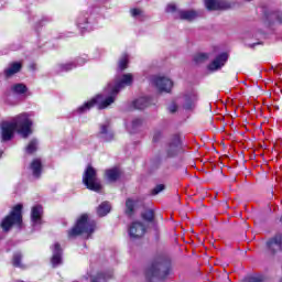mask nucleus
<instances>
[{"label":"nucleus","mask_w":282,"mask_h":282,"mask_svg":"<svg viewBox=\"0 0 282 282\" xmlns=\"http://www.w3.org/2000/svg\"><path fill=\"white\" fill-rule=\"evenodd\" d=\"M268 250L271 254L280 252L282 250V235H278L267 242Z\"/></svg>","instance_id":"nucleus-9"},{"label":"nucleus","mask_w":282,"mask_h":282,"mask_svg":"<svg viewBox=\"0 0 282 282\" xmlns=\"http://www.w3.org/2000/svg\"><path fill=\"white\" fill-rule=\"evenodd\" d=\"M83 183L89 191H95V193H99L102 188L100 181H98V177L96 176V170L91 167V165H88L86 169Z\"/></svg>","instance_id":"nucleus-5"},{"label":"nucleus","mask_w":282,"mask_h":282,"mask_svg":"<svg viewBox=\"0 0 282 282\" xmlns=\"http://www.w3.org/2000/svg\"><path fill=\"white\" fill-rule=\"evenodd\" d=\"M94 230H96V223L89 220V215L83 214L78 218L75 227L68 231V237H78V235H83L86 238H89Z\"/></svg>","instance_id":"nucleus-3"},{"label":"nucleus","mask_w":282,"mask_h":282,"mask_svg":"<svg viewBox=\"0 0 282 282\" xmlns=\"http://www.w3.org/2000/svg\"><path fill=\"white\" fill-rule=\"evenodd\" d=\"M226 61H228V54L223 53L208 65V69L210 72H217V69H221L226 65Z\"/></svg>","instance_id":"nucleus-11"},{"label":"nucleus","mask_w":282,"mask_h":282,"mask_svg":"<svg viewBox=\"0 0 282 282\" xmlns=\"http://www.w3.org/2000/svg\"><path fill=\"white\" fill-rule=\"evenodd\" d=\"M134 206H135V203L132 199H128L126 202V213H127V215H133Z\"/></svg>","instance_id":"nucleus-26"},{"label":"nucleus","mask_w":282,"mask_h":282,"mask_svg":"<svg viewBox=\"0 0 282 282\" xmlns=\"http://www.w3.org/2000/svg\"><path fill=\"white\" fill-rule=\"evenodd\" d=\"M208 58H210V55L207 53H197L194 55V62H196L197 64L206 63Z\"/></svg>","instance_id":"nucleus-23"},{"label":"nucleus","mask_w":282,"mask_h":282,"mask_svg":"<svg viewBox=\"0 0 282 282\" xmlns=\"http://www.w3.org/2000/svg\"><path fill=\"white\" fill-rule=\"evenodd\" d=\"M162 270H164V264L160 262H153L148 269H147V276H160V279H164L165 274H162Z\"/></svg>","instance_id":"nucleus-10"},{"label":"nucleus","mask_w":282,"mask_h":282,"mask_svg":"<svg viewBox=\"0 0 282 282\" xmlns=\"http://www.w3.org/2000/svg\"><path fill=\"white\" fill-rule=\"evenodd\" d=\"M169 109H170L171 113H175L177 111V105L172 104Z\"/></svg>","instance_id":"nucleus-35"},{"label":"nucleus","mask_w":282,"mask_h":282,"mask_svg":"<svg viewBox=\"0 0 282 282\" xmlns=\"http://www.w3.org/2000/svg\"><path fill=\"white\" fill-rule=\"evenodd\" d=\"M14 131H18L22 138H28L32 133V120H30L28 113L18 115L12 122H3L1 124L3 142L12 140Z\"/></svg>","instance_id":"nucleus-2"},{"label":"nucleus","mask_w":282,"mask_h":282,"mask_svg":"<svg viewBox=\"0 0 282 282\" xmlns=\"http://www.w3.org/2000/svg\"><path fill=\"white\" fill-rule=\"evenodd\" d=\"M180 151V138H175L173 140V142H171L169 144V148H167V155L170 158H173V155H175L177 152Z\"/></svg>","instance_id":"nucleus-13"},{"label":"nucleus","mask_w":282,"mask_h":282,"mask_svg":"<svg viewBox=\"0 0 282 282\" xmlns=\"http://www.w3.org/2000/svg\"><path fill=\"white\" fill-rule=\"evenodd\" d=\"M41 215H43V207L35 206L32 208L31 217L34 224H39V221H41Z\"/></svg>","instance_id":"nucleus-18"},{"label":"nucleus","mask_w":282,"mask_h":282,"mask_svg":"<svg viewBox=\"0 0 282 282\" xmlns=\"http://www.w3.org/2000/svg\"><path fill=\"white\" fill-rule=\"evenodd\" d=\"M130 12L132 17H140V14H142V10L140 9H131Z\"/></svg>","instance_id":"nucleus-32"},{"label":"nucleus","mask_w":282,"mask_h":282,"mask_svg":"<svg viewBox=\"0 0 282 282\" xmlns=\"http://www.w3.org/2000/svg\"><path fill=\"white\" fill-rule=\"evenodd\" d=\"M129 235L132 239H140L147 235V225L141 221H133L129 228Z\"/></svg>","instance_id":"nucleus-6"},{"label":"nucleus","mask_w":282,"mask_h":282,"mask_svg":"<svg viewBox=\"0 0 282 282\" xmlns=\"http://www.w3.org/2000/svg\"><path fill=\"white\" fill-rule=\"evenodd\" d=\"M178 17L183 21H195V19H197L199 14L197 13V11L189 10V11H180Z\"/></svg>","instance_id":"nucleus-12"},{"label":"nucleus","mask_w":282,"mask_h":282,"mask_svg":"<svg viewBox=\"0 0 282 282\" xmlns=\"http://www.w3.org/2000/svg\"><path fill=\"white\" fill-rule=\"evenodd\" d=\"M12 90L15 94H25L28 91V87L23 84H17L12 87Z\"/></svg>","instance_id":"nucleus-24"},{"label":"nucleus","mask_w":282,"mask_h":282,"mask_svg":"<svg viewBox=\"0 0 282 282\" xmlns=\"http://www.w3.org/2000/svg\"><path fill=\"white\" fill-rule=\"evenodd\" d=\"M110 212H111V205H109V203L105 202L99 205V207L97 209V215H99V217H105V215H107Z\"/></svg>","instance_id":"nucleus-19"},{"label":"nucleus","mask_w":282,"mask_h":282,"mask_svg":"<svg viewBox=\"0 0 282 282\" xmlns=\"http://www.w3.org/2000/svg\"><path fill=\"white\" fill-rule=\"evenodd\" d=\"M34 151H36V141L33 140L26 147V153L32 154V153H34Z\"/></svg>","instance_id":"nucleus-29"},{"label":"nucleus","mask_w":282,"mask_h":282,"mask_svg":"<svg viewBox=\"0 0 282 282\" xmlns=\"http://www.w3.org/2000/svg\"><path fill=\"white\" fill-rule=\"evenodd\" d=\"M153 85H155L159 91H171V89H173V82L166 77H155Z\"/></svg>","instance_id":"nucleus-7"},{"label":"nucleus","mask_w":282,"mask_h":282,"mask_svg":"<svg viewBox=\"0 0 282 282\" xmlns=\"http://www.w3.org/2000/svg\"><path fill=\"white\" fill-rule=\"evenodd\" d=\"M13 265H15V268H21V253H15L13 256Z\"/></svg>","instance_id":"nucleus-30"},{"label":"nucleus","mask_w":282,"mask_h":282,"mask_svg":"<svg viewBox=\"0 0 282 282\" xmlns=\"http://www.w3.org/2000/svg\"><path fill=\"white\" fill-rule=\"evenodd\" d=\"M133 107L134 109H147V107H149V99H147L145 97L137 99L135 101H133Z\"/></svg>","instance_id":"nucleus-21"},{"label":"nucleus","mask_w":282,"mask_h":282,"mask_svg":"<svg viewBox=\"0 0 282 282\" xmlns=\"http://www.w3.org/2000/svg\"><path fill=\"white\" fill-rule=\"evenodd\" d=\"M175 10H177V7L173 3L169 4L166 8V12H175Z\"/></svg>","instance_id":"nucleus-33"},{"label":"nucleus","mask_w":282,"mask_h":282,"mask_svg":"<svg viewBox=\"0 0 282 282\" xmlns=\"http://www.w3.org/2000/svg\"><path fill=\"white\" fill-rule=\"evenodd\" d=\"M248 282H263V278L261 276L250 278Z\"/></svg>","instance_id":"nucleus-34"},{"label":"nucleus","mask_w":282,"mask_h":282,"mask_svg":"<svg viewBox=\"0 0 282 282\" xmlns=\"http://www.w3.org/2000/svg\"><path fill=\"white\" fill-rule=\"evenodd\" d=\"M133 85V75L132 74H124L115 79L113 84H109L107 88V93L110 94L108 97H102V95H98L97 97L93 98L84 106L78 108L79 113H85V111H89L91 107L98 105V109H107L109 105H113L116 102V96L121 89L124 87H130Z\"/></svg>","instance_id":"nucleus-1"},{"label":"nucleus","mask_w":282,"mask_h":282,"mask_svg":"<svg viewBox=\"0 0 282 282\" xmlns=\"http://www.w3.org/2000/svg\"><path fill=\"white\" fill-rule=\"evenodd\" d=\"M21 210H23V205H15L10 215L2 219L0 228H2L4 232H8L12 226H21L23 223V215L21 214Z\"/></svg>","instance_id":"nucleus-4"},{"label":"nucleus","mask_w":282,"mask_h":282,"mask_svg":"<svg viewBox=\"0 0 282 282\" xmlns=\"http://www.w3.org/2000/svg\"><path fill=\"white\" fill-rule=\"evenodd\" d=\"M195 102H197V95L195 93L185 96V109H193Z\"/></svg>","instance_id":"nucleus-16"},{"label":"nucleus","mask_w":282,"mask_h":282,"mask_svg":"<svg viewBox=\"0 0 282 282\" xmlns=\"http://www.w3.org/2000/svg\"><path fill=\"white\" fill-rule=\"evenodd\" d=\"M205 6L209 11L228 10L230 8V4L224 0H205Z\"/></svg>","instance_id":"nucleus-8"},{"label":"nucleus","mask_w":282,"mask_h":282,"mask_svg":"<svg viewBox=\"0 0 282 282\" xmlns=\"http://www.w3.org/2000/svg\"><path fill=\"white\" fill-rule=\"evenodd\" d=\"M100 133H107V126H101Z\"/></svg>","instance_id":"nucleus-36"},{"label":"nucleus","mask_w":282,"mask_h":282,"mask_svg":"<svg viewBox=\"0 0 282 282\" xmlns=\"http://www.w3.org/2000/svg\"><path fill=\"white\" fill-rule=\"evenodd\" d=\"M113 276L111 273H99L91 279V282H106Z\"/></svg>","instance_id":"nucleus-22"},{"label":"nucleus","mask_w":282,"mask_h":282,"mask_svg":"<svg viewBox=\"0 0 282 282\" xmlns=\"http://www.w3.org/2000/svg\"><path fill=\"white\" fill-rule=\"evenodd\" d=\"M108 182H116L120 177V170L118 167L106 171Z\"/></svg>","instance_id":"nucleus-17"},{"label":"nucleus","mask_w":282,"mask_h":282,"mask_svg":"<svg viewBox=\"0 0 282 282\" xmlns=\"http://www.w3.org/2000/svg\"><path fill=\"white\" fill-rule=\"evenodd\" d=\"M127 65H129V56L123 55L119 61V69H121V72L127 69Z\"/></svg>","instance_id":"nucleus-25"},{"label":"nucleus","mask_w":282,"mask_h":282,"mask_svg":"<svg viewBox=\"0 0 282 282\" xmlns=\"http://www.w3.org/2000/svg\"><path fill=\"white\" fill-rule=\"evenodd\" d=\"M19 72H21V63H13L6 69V76H14V74H19Z\"/></svg>","instance_id":"nucleus-20"},{"label":"nucleus","mask_w":282,"mask_h":282,"mask_svg":"<svg viewBox=\"0 0 282 282\" xmlns=\"http://www.w3.org/2000/svg\"><path fill=\"white\" fill-rule=\"evenodd\" d=\"M65 72H68V69H72V64H66L64 66Z\"/></svg>","instance_id":"nucleus-37"},{"label":"nucleus","mask_w":282,"mask_h":282,"mask_svg":"<svg viewBox=\"0 0 282 282\" xmlns=\"http://www.w3.org/2000/svg\"><path fill=\"white\" fill-rule=\"evenodd\" d=\"M271 21H279V23H282V11L271 12Z\"/></svg>","instance_id":"nucleus-28"},{"label":"nucleus","mask_w":282,"mask_h":282,"mask_svg":"<svg viewBox=\"0 0 282 282\" xmlns=\"http://www.w3.org/2000/svg\"><path fill=\"white\" fill-rule=\"evenodd\" d=\"M52 265L53 268H56V265H61V245L58 243H55V247H54V254L52 257Z\"/></svg>","instance_id":"nucleus-14"},{"label":"nucleus","mask_w":282,"mask_h":282,"mask_svg":"<svg viewBox=\"0 0 282 282\" xmlns=\"http://www.w3.org/2000/svg\"><path fill=\"white\" fill-rule=\"evenodd\" d=\"M142 217L145 221H151L154 217L153 210L148 209L142 214Z\"/></svg>","instance_id":"nucleus-27"},{"label":"nucleus","mask_w":282,"mask_h":282,"mask_svg":"<svg viewBox=\"0 0 282 282\" xmlns=\"http://www.w3.org/2000/svg\"><path fill=\"white\" fill-rule=\"evenodd\" d=\"M43 169V165L41 164V160L35 159L31 163V171L34 175V177H40L41 176V171Z\"/></svg>","instance_id":"nucleus-15"},{"label":"nucleus","mask_w":282,"mask_h":282,"mask_svg":"<svg viewBox=\"0 0 282 282\" xmlns=\"http://www.w3.org/2000/svg\"><path fill=\"white\" fill-rule=\"evenodd\" d=\"M162 191H164V185H156L155 188L152 191V195H159V193H162Z\"/></svg>","instance_id":"nucleus-31"}]
</instances>
